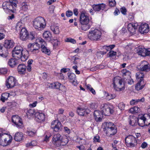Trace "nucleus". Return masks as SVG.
<instances>
[{"label":"nucleus","instance_id":"nucleus-17","mask_svg":"<svg viewBox=\"0 0 150 150\" xmlns=\"http://www.w3.org/2000/svg\"><path fill=\"white\" fill-rule=\"evenodd\" d=\"M106 5L103 3L97 4H93L92 5L93 10L96 12H99L103 10L106 7Z\"/></svg>","mask_w":150,"mask_h":150},{"label":"nucleus","instance_id":"nucleus-24","mask_svg":"<svg viewBox=\"0 0 150 150\" xmlns=\"http://www.w3.org/2000/svg\"><path fill=\"white\" fill-rule=\"evenodd\" d=\"M89 110L87 109L81 107H78L77 109V112L79 115L83 116L88 113Z\"/></svg>","mask_w":150,"mask_h":150},{"label":"nucleus","instance_id":"nucleus-53","mask_svg":"<svg viewBox=\"0 0 150 150\" xmlns=\"http://www.w3.org/2000/svg\"><path fill=\"white\" fill-rule=\"evenodd\" d=\"M120 11L124 15H126V14L127 10L125 7H123L121 8Z\"/></svg>","mask_w":150,"mask_h":150},{"label":"nucleus","instance_id":"nucleus-27","mask_svg":"<svg viewBox=\"0 0 150 150\" xmlns=\"http://www.w3.org/2000/svg\"><path fill=\"white\" fill-rule=\"evenodd\" d=\"M49 86L50 88H56L60 90H61L60 88L63 87V86L62 85L58 82H55L50 83Z\"/></svg>","mask_w":150,"mask_h":150},{"label":"nucleus","instance_id":"nucleus-1","mask_svg":"<svg viewBox=\"0 0 150 150\" xmlns=\"http://www.w3.org/2000/svg\"><path fill=\"white\" fill-rule=\"evenodd\" d=\"M28 51H23V48L20 45L16 46L12 51V55L16 59H19L23 62L25 61L28 58L26 55Z\"/></svg>","mask_w":150,"mask_h":150},{"label":"nucleus","instance_id":"nucleus-3","mask_svg":"<svg viewBox=\"0 0 150 150\" xmlns=\"http://www.w3.org/2000/svg\"><path fill=\"white\" fill-rule=\"evenodd\" d=\"M103 129L106 132L107 136L112 137L117 133V128L115 125L112 122H105L103 124Z\"/></svg>","mask_w":150,"mask_h":150},{"label":"nucleus","instance_id":"nucleus-50","mask_svg":"<svg viewBox=\"0 0 150 150\" xmlns=\"http://www.w3.org/2000/svg\"><path fill=\"white\" fill-rule=\"evenodd\" d=\"M116 2L115 0H109V5L111 7H114L115 6Z\"/></svg>","mask_w":150,"mask_h":150},{"label":"nucleus","instance_id":"nucleus-11","mask_svg":"<svg viewBox=\"0 0 150 150\" xmlns=\"http://www.w3.org/2000/svg\"><path fill=\"white\" fill-rule=\"evenodd\" d=\"M2 139H0V145L5 146L10 144L11 142L12 137L5 134H2Z\"/></svg>","mask_w":150,"mask_h":150},{"label":"nucleus","instance_id":"nucleus-52","mask_svg":"<svg viewBox=\"0 0 150 150\" xmlns=\"http://www.w3.org/2000/svg\"><path fill=\"white\" fill-rule=\"evenodd\" d=\"M64 111V109L62 108H60L59 110L58 111V113L57 114V119H59V116L60 115V114H62Z\"/></svg>","mask_w":150,"mask_h":150},{"label":"nucleus","instance_id":"nucleus-13","mask_svg":"<svg viewBox=\"0 0 150 150\" xmlns=\"http://www.w3.org/2000/svg\"><path fill=\"white\" fill-rule=\"evenodd\" d=\"M101 110L103 114L105 116L109 115L113 112L112 107L107 104L104 105Z\"/></svg>","mask_w":150,"mask_h":150},{"label":"nucleus","instance_id":"nucleus-10","mask_svg":"<svg viewBox=\"0 0 150 150\" xmlns=\"http://www.w3.org/2000/svg\"><path fill=\"white\" fill-rule=\"evenodd\" d=\"M27 47L28 52H31L33 54H37L39 52L40 46L37 43L29 44Z\"/></svg>","mask_w":150,"mask_h":150},{"label":"nucleus","instance_id":"nucleus-14","mask_svg":"<svg viewBox=\"0 0 150 150\" xmlns=\"http://www.w3.org/2000/svg\"><path fill=\"white\" fill-rule=\"evenodd\" d=\"M16 82V80L14 77L9 76L6 81V86L8 88H13L15 86Z\"/></svg>","mask_w":150,"mask_h":150},{"label":"nucleus","instance_id":"nucleus-57","mask_svg":"<svg viewBox=\"0 0 150 150\" xmlns=\"http://www.w3.org/2000/svg\"><path fill=\"white\" fill-rule=\"evenodd\" d=\"M64 132L65 133L69 134L70 132V130L67 127H64Z\"/></svg>","mask_w":150,"mask_h":150},{"label":"nucleus","instance_id":"nucleus-32","mask_svg":"<svg viewBox=\"0 0 150 150\" xmlns=\"http://www.w3.org/2000/svg\"><path fill=\"white\" fill-rule=\"evenodd\" d=\"M137 53L139 55L143 57L146 56V49L139 47L137 49Z\"/></svg>","mask_w":150,"mask_h":150},{"label":"nucleus","instance_id":"nucleus-8","mask_svg":"<svg viewBox=\"0 0 150 150\" xmlns=\"http://www.w3.org/2000/svg\"><path fill=\"white\" fill-rule=\"evenodd\" d=\"M123 81L122 79L119 76L115 77L113 79V87L117 91H121L124 89V87H122Z\"/></svg>","mask_w":150,"mask_h":150},{"label":"nucleus","instance_id":"nucleus-47","mask_svg":"<svg viewBox=\"0 0 150 150\" xmlns=\"http://www.w3.org/2000/svg\"><path fill=\"white\" fill-rule=\"evenodd\" d=\"M116 52L113 51L111 50L107 54L108 57H112L116 55Z\"/></svg>","mask_w":150,"mask_h":150},{"label":"nucleus","instance_id":"nucleus-60","mask_svg":"<svg viewBox=\"0 0 150 150\" xmlns=\"http://www.w3.org/2000/svg\"><path fill=\"white\" fill-rule=\"evenodd\" d=\"M69 70L70 69H69L63 68L61 69V72L65 73L67 71H69Z\"/></svg>","mask_w":150,"mask_h":150},{"label":"nucleus","instance_id":"nucleus-16","mask_svg":"<svg viewBox=\"0 0 150 150\" xmlns=\"http://www.w3.org/2000/svg\"><path fill=\"white\" fill-rule=\"evenodd\" d=\"M12 121L17 127L20 128L21 127L22 125V122L21 120L19 117L17 115L13 116Z\"/></svg>","mask_w":150,"mask_h":150},{"label":"nucleus","instance_id":"nucleus-30","mask_svg":"<svg viewBox=\"0 0 150 150\" xmlns=\"http://www.w3.org/2000/svg\"><path fill=\"white\" fill-rule=\"evenodd\" d=\"M145 83L143 82L142 80H139L138 82L136 84L135 86V88L136 90L139 91L142 89L144 88Z\"/></svg>","mask_w":150,"mask_h":150},{"label":"nucleus","instance_id":"nucleus-43","mask_svg":"<svg viewBox=\"0 0 150 150\" xmlns=\"http://www.w3.org/2000/svg\"><path fill=\"white\" fill-rule=\"evenodd\" d=\"M35 110L33 109H30L28 110L26 112V114L28 116H32L34 115H35Z\"/></svg>","mask_w":150,"mask_h":150},{"label":"nucleus","instance_id":"nucleus-6","mask_svg":"<svg viewBox=\"0 0 150 150\" xmlns=\"http://www.w3.org/2000/svg\"><path fill=\"white\" fill-rule=\"evenodd\" d=\"M101 32L99 30L95 29L89 31L88 36V38L92 40L97 41L100 38Z\"/></svg>","mask_w":150,"mask_h":150},{"label":"nucleus","instance_id":"nucleus-9","mask_svg":"<svg viewBox=\"0 0 150 150\" xmlns=\"http://www.w3.org/2000/svg\"><path fill=\"white\" fill-rule=\"evenodd\" d=\"M125 140L128 147H134L137 143L136 138L132 135H129L126 137L125 138Z\"/></svg>","mask_w":150,"mask_h":150},{"label":"nucleus","instance_id":"nucleus-15","mask_svg":"<svg viewBox=\"0 0 150 150\" xmlns=\"http://www.w3.org/2000/svg\"><path fill=\"white\" fill-rule=\"evenodd\" d=\"M62 136L59 133L54 134L52 138V143L56 146L59 147L60 144V141Z\"/></svg>","mask_w":150,"mask_h":150},{"label":"nucleus","instance_id":"nucleus-38","mask_svg":"<svg viewBox=\"0 0 150 150\" xmlns=\"http://www.w3.org/2000/svg\"><path fill=\"white\" fill-rule=\"evenodd\" d=\"M51 30L55 34H58L59 33V27L57 25H53L50 26Z\"/></svg>","mask_w":150,"mask_h":150},{"label":"nucleus","instance_id":"nucleus-63","mask_svg":"<svg viewBox=\"0 0 150 150\" xmlns=\"http://www.w3.org/2000/svg\"><path fill=\"white\" fill-rule=\"evenodd\" d=\"M120 13V11L117 9L116 8L114 13V15L115 16H117Z\"/></svg>","mask_w":150,"mask_h":150},{"label":"nucleus","instance_id":"nucleus-34","mask_svg":"<svg viewBox=\"0 0 150 150\" xmlns=\"http://www.w3.org/2000/svg\"><path fill=\"white\" fill-rule=\"evenodd\" d=\"M46 45H42L41 46L42 51L48 55H50L51 53L50 50L49 49L46 47Z\"/></svg>","mask_w":150,"mask_h":150},{"label":"nucleus","instance_id":"nucleus-54","mask_svg":"<svg viewBox=\"0 0 150 150\" xmlns=\"http://www.w3.org/2000/svg\"><path fill=\"white\" fill-rule=\"evenodd\" d=\"M66 15L67 17H70L72 15L73 12L72 11H67L66 12Z\"/></svg>","mask_w":150,"mask_h":150},{"label":"nucleus","instance_id":"nucleus-41","mask_svg":"<svg viewBox=\"0 0 150 150\" xmlns=\"http://www.w3.org/2000/svg\"><path fill=\"white\" fill-rule=\"evenodd\" d=\"M137 79H139V80H142L144 82L143 78L144 77V74L142 72H138L136 74Z\"/></svg>","mask_w":150,"mask_h":150},{"label":"nucleus","instance_id":"nucleus-22","mask_svg":"<svg viewBox=\"0 0 150 150\" xmlns=\"http://www.w3.org/2000/svg\"><path fill=\"white\" fill-rule=\"evenodd\" d=\"M15 44L14 41L12 40H5L4 46L6 49H10L13 48Z\"/></svg>","mask_w":150,"mask_h":150},{"label":"nucleus","instance_id":"nucleus-51","mask_svg":"<svg viewBox=\"0 0 150 150\" xmlns=\"http://www.w3.org/2000/svg\"><path fill=\"white\" fill-rule=\"evenodd\" d=\"M93 142L94 143L100 142V137L98 135H96L93 138Z\"/></svg>","mask_w":150,"mask_h":150},{"label":"nucleus","instance_id":"nucleus-7","mask_svg":"<svg viewBox=\"0 0 150 150\" xmlns=\"http://www.w3.org/2000/svg\"><path fill=\"white\" fill-rule=\"evenodd\" d=\"M147 117L145 115L139 116L137 118V124L140 126H143L144 125L147 126L150 124V116L147 115Z\"/></svg>","mask_w":150,"mask_h":150},{"label":"nucleus","instance_id":"nucleus-46","mask_svg":"<svg viewBox=\"0 0 150 150\" xmlns=\"http://www.w3.org/2000/svg\"><path fill=\"white\" fill-rule=\"evenodd\" d=\"M86 87L87 89L89 90L94 95L96 94V93L95 90L92 87L91 85L88 84L86 85Z\"/></svg>","mask_w":150,"mask_h":150},{"label":"nucleus","instance_id":"nucleus-64","mask_svg":"<svg viewBox=\"0 0 150 150\" xmlns=\"http://www.w3.org/2000/svg\"><path fill=\"white\" fill-rule=\"evenodd\" d=\"M99 65H97L96 66H95V67L92 68L90 70L92 71H96V70H97L98 69H99Z\"/></svg>","mask_w":150,"mask_h":150},{"label":"nucleus","instance_id":"nucleus-5","mask_svg":"<svg viewBox=\"0 0 150 150\" xmlns=\"http://www.w3.org/2000/svg\"><path fill=\"white\" fill-rule=\"evenodd\" d=\"M45 21V19L42 17H37L33 21V26L36 29L42 30L45 27V25L43 24Z\"/></svg>","mask_w":150,"mask_h":150},{"label":"nucleus","instance_id":"nucleus-21","mask_svg":"<svg viewBox=\"0 0 150 150\" xmlns=\"http://www.w3.org/2000/svg\"><path fill=\"white\" fill-rule=\"evenodd\" d=\"M138 26V24L137 23H131L128 24L127 29L130 33H133L135 32V30L137 28Z\"/></svg>","mask_w":150,"mask_h":150},{"label":"nucleus","instance_id":"nucleus-40","mask_svg":"<svg viewBox=\"0 0 150 150\" xmlns=\"http://www.w3.org/2000/svg\"><path fill=\"white\" fill-rule=\"evenodd\" d=\"M17 61L15 59L11 58L9 59L8 62V65L12 67H13L17 64Z\"/></svg>","mask_w":150,"mask_h":150},{"label":"nucleus","instance_id":"nucleus-59","mask_svg":"<svg viewBox=\"0 0 150 150\" xmlns=\"http://www.w3.org/2000/svg\"><path fill=\"white\" fill-rule=\"evenodd\" d=\"M147 146V144L146 142H143L142 143L141 145V147L143 149H144Z\"/></svg>","mask_w":150,"mask_h":150},{"label":"nucleus","instance_id":"nucleus-39","mask_svg":"<svg viewBox=\"0 0 150 150\" xmlns=\"http://www.w3.org/2000/svg\"><path fill=\"white\" fill-rule=\"evenodd\" d=\"M140 111V109L137 106H135L131 108L129 110V112L131 113L134 114L138 113Z\"/></svg>","mask_w":150,"mask_h":150},{"label":"nucleus","instance_id":"nucleus-4","mask_svg":"<svg viewBox=\"0 0 150 150\" xmlns=\"http://www.w3.org/2000/svg\"><path fill=\"white\" fill-rule=\"evenodd\" d=\"M36 36V34L35 32H30L29 34L27 30L24 28L21 29L19 34L20 38L23 41L28 40H32L35 38Z\"/></svg>","mask_w":150,"mask_h":150},{"label":"nucleus","instance_id":"nucleus-33","mask_svg":"<svg viewBox=\"0 0 150 150\" xmlns=\"http://www.w3.org/2000/svg\"><path fill=\"white\" fill-rule=\"evenodd\" d=\"M23 137V133L21 132H18L15 134L14 138L16 141L20 142L22 140Z\"/></svg>","mask_w":150,"mask_h":150},{"label":"nucleus","instance_id":"nucleus-45","mask_svg":"<svg viewBox=\"0 0 150 150\" xmlns=\"http://www.w3.org/2000/svg\"><path fill=\"white\" fill-rule=\"evenodd\" d=\"M8 96V93H4L2 94L1 100L3 102H4L5 100L7 99V97Z\"/></svg>","mask_w":150,"mask_h":150},{"label":"nucleus","instance_id":"nucleus-12","mask_svg":"<svg viewBox=\"0 0 150 150\" xmlns=\"http://www.w3.org/2000/svg\"><path fill=\"white\" fill-rule=\"evenodd\" d=\"M51 127L55 132H59L61 131L62 126L61 122L57 120H54L52 122Z\"/></svg>","mask_w":150,"mask_h":150},{"label":"nucleus","instance_id":"nucleus-42","mask_svg":"<svg viewBox=\"0 0 150 150\" xmlns=\"http://www.w3.org/2000/svg\"><path fill=\"white\" fill-rule=\"evenodd\" d=\"M25 134L28 136L30 137H33L36 135V132L35 131H27Z\"/></svg>","mask_w":150,"mask_h":150},{"label":"nucleus","instance_id":"nucleus-44","mask_svg":"<svg viewBox=\"0 0 150 150\" xmlns=\"http://www.w3.org/2000/svg\"><path fill=\"white\" fill-rule=\"evenodd\" d=\"M13 6V7L14 8L16 9V8L17 7V4L18 3V1L17 0H9V1H8Z\"/></svg>","mask_w":150,"mask_h":150},{"label":"nucleus","instance_id":"nucleus-26","mask_svg":"<svg viewBox=\"0 0 150 150\" xmlns=\"http://www.w3.org/2000/svg\"><path fill=\"white\" fill-rule=\"evenodd\" d=\"M43 37L44 38L50 41L52 40V36L51 33L48 31L44 32L43 33Z\"/></svg>","mask_w":150,"mask_h":150},{"label":"nucleus","instance_id":"nucleus-19","mask_svg":"<svg viewBox=\"0 0 150 150\" xmlns=\"http://www.w3.org/2000/svg\"><path fill=\"white\" fill-rule=\"evenodd\" d=\"M45 114L42 113L36 112L35 113V120L39 122L45 120Z\"/></svg>","mask_w":150,"mask_h":150},{"label":"nucleus","instance_id":"nucleus-18","mask_svg":"<svg viewBox=\"0 0 150 150\" xmlns=\"http://www.w3.org/2000/svg\"><path fill=\"white\" fill-rule=\"evenodd\" d=\"M149 30V27L148 25L146 23L141 24L139 28V31L142 34L147 33Z\"/></svg>","mask_w":150,"mask_h":150},{"label":"nucleus","instance_id":"nucleus-48","mask_svg":"<svg viewBox=\"0 0 150 150\" xmlns=\"http://www.w3.org/2000/svg\"><path fill=\"white\" fill-rule=\"evenodd\" d=\"M118 107L120 110H124L125 109V105L122 102H121L119 104Z\"/></svg>","mask_w":150,"mask_h":150},{"label":"nucleus","instance_id":"nucleus-58","mask_svg":"<svg viewBox=\"0 0 150 150\" xmlns=\"http://www.w3.org/2000/svg\"><path fill=\"white\" fill-rule=\"evenodd\" d=\"M39 42L41 43V46L42 45H46V43L44 41V40L42 38H41L39 40Z\"/></svg>","mask_w":150,"mask_h":150},{"label":"nucleus","instance_id":"nucleus-25","mask_svg":"<svg viewBox=\"0 0 150 150\" xmlns=\"http://www.w3.org/2000/svg\"><path fill=\"white\" fill-rule=\"evenodd\" d=\"M137 118L134 116H130L129 118V124L132 126L137 125Z\"/></svg>","mask_w":150,"mask_h":150},{"label":"nucleus","instance_id":"nucleus-23","mask_svg":"<svg viewBox=\"0 0 150 150\" xmlns=\"http://www.w3.org/2000/svg\"><path fill=\"white\" fill-rule=\"evenodd\" d=\"M102 112L98 110H96L94 112V115L96 120L97 121H101L103 117Z\"/></svg>","mask_w":150,"mask_h":150},{"label":"nucleus","instance_id":"nucleus-37","mask_svg":"<svg viewBox=\"0 0 150 150\" xmlns=\"http://www.w3.org/2000/svg\"><path fill=\"white\" fill-rule=\"evenodd\" d=\"M69 142V140L67 137L66 136L62 137L61 141H60V144L59 146L61 145L64 146L66 145Z\"/></svg>","mask_w":150,"mask_h":150},{"label":"nucleus","instance_id":"nucleus-56","mask_svg":"<svg viewBox=\"0 0 150 150\" xmlns=\"http://www.w3.org/2000/svg\"><path fill=\"white\" fill-rule=\"evenodd\" d=\"M115 97V95H112V94H108L107 96V99L108 100H110L111 99L114 98Z\"/></svg>","mask_w":150,"mask_h":150},{"label":"nucleus","instance_id":"nucleus-62","mask_svg":"<svg viewBox=\"0 0 150 150\" xmlns=\"http://www.w3.org/2000/svg\"><path fill=\"white\" fill-rule=\"evenodd\" d=\"M37 103V101H35L33 103L30 104L29 105V106L31 107H34L36 106Z\"/></svg>","mask_w":150,"mask_h":150},{"label":"nucleus","instance_id":"nucleus-29","mask_svg":"<svg viewBox=\"0 0 150 150\" xmlns=\"http://www.w3.org/2000/svg\"><path fill=\"white\" fill-rule=\"evenodd\" d=\"M76 76L75 74L73 73H70L68 75V79L70 82H71L74 85H75L77 84Z\"/></svg>","mask_w":150,"mask_h":150},{"label":"nucleus","instance_id":"nucleus-31","mask_svg":"<svg viewBox=\"0 0 150 150\" xmlns=\"http://www.w3.org/2000/svg\"><path fill=\"white\" fill-rule=\"evenodd\" d=\"M8 54L7 49L0 46V56L3 57H6L7 56Z\"/></svg>","mask_w":150,"mask_h":150},{"label":"nucleus","instance_id":"nucleus-35","mask_svg":"<svg viewBox=\"0 0 150 150\" xmlns=\"http://www.w3.org/2000/svg\"><path fill=\"white\" fill-rule=\"evenodd\" d=\"M21 11H27L29 9V6L26 2H23L21 4Z\"/></svg>","mask_w":150,"mask_h":150},{"label":"nucleus","instance_id":"nucleus-55","mask_svg":"<svg viewBox=\"0 0 150 150\" xmlns=\"http://www.w3.org/2000/svg\"><path fill=\"white\" fill-rule=\"evenodd\" d=\"M122 72L123 73V76H129L130 74V72L126 70H123Z\"/></svg>","mask_w":150,"mask_h":150},{"label":"nucleus","instance_id":"nucleus-49","mask_svg":"<svg viewBox=\"0 0 150 150\" xmlns=\"http://www.w3.org/2000/svg\"><path fill=\"white\" fill-rule=\"evenodd\" d=\"M65 41L66 42H70L73 44H75L76 42V41L75 40L71 38H67Z\"/></svg>","mask_w":150,"mask_h":150},{"label":"nucleus","instance_id":"nucleus-2","mask_svg":"<svg viewBox=\"0 0 150 150\" xmlns=\"http://www.w3.org/2000/svg\"><path fill=\"white\" fill-rule=\"evenodd\" d=\"M79 22L81 24V29L84 31L90 29L92 25V22L90 21L89 16L86 15L84 11L81 13Z\"/></svg>","mask_w":150,"mask_h":150},{"label":"nucleus","instance_id":"nucleus-20","mask_svg":"<svg viewBox=\"0 0 150 150\" xmlns=\"http://www.w3.org/2000/svg\"><path fill=\"white\" fill-rule=\"evenodd\" d=\"M2 7L3 9L9 10L13 13L14 12L15 9L8 1H5L2 4Z\"/></svg>","mask_w":150,"mask_h":150},{"label":"nucleus","instance_id":"nucleus-61","mask_svg":"<svg viewBox=\"0 0 150 150\" xmlns=\"http://www.w3.org/2000/svg\"><path fill=\"white\" fill-rule=\"evenodd\" d=\"M0 72L3 74H5L7 73V70L6 69H2L0 70Z\"/></svg>","mask_w":150,"mask_h":150},{"label":"nucleus","instance_id":"nucleus-36","mask_svg":"<svg viewBox=\"0 0 150 150\" xmlns=\"http://www.w3.org/2000/svg\"><path fill=\"white\" fill-rule=\"evenodd\" d=\"M140 71L148 72L150 70V65L149 64L142 65L140 68Z\"/></svg>","mask_w":150,"mask_h":150},{"label":"nucleus","instance_id":"nucleus-28","mask_svg":"<svg viewBox=\"0 0 150 150\" xmlns=\"http://www.w3.org/2000/svg\"><path fill=\"white\" fill-rule=\"evenodd\" d=\"M18 70L19 74H24L26 70V66L23 64H20L18 66Z\"/></svg>","mask_w":150,"mask_h":150}]
</instances>
